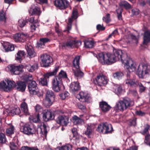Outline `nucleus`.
Masks as SVG:
<instances>
[{"label": "nucleus", "instance_id": "obj_1", "mask_svg": "<svg viewBox=\"0 0 150 150\" xmlns=\"http://www.w3.org/2000/svg\"><path fill=\"white\" fill-rule=\"evenodd\" d=\"M97 58L100 63L108 65L112 64L117 61H121L125 64V67L130 72L136 70V64L126 53L120 50H114L112 53H100Z\"/></svg>", "mask_w": 150, "mask_h": 150}, {"label": "nucleus", "instance_id": "obj_2", "mask_svg": "<svg viewBox=\"0 0 150 150\" xmlns=\"http://www.w3.org/2000/svg\"><path fill=\"white\" fill-rule=\"evenodd\" d=\"M133 104V101L129 98H125L122 100H120L117 102L114 108L116 110L123 111L125 110L128 107L132 106Z\"/></svg>", "mask_w": 150, "mask_h": 150}, {"label": "nucleus", "instance_id": "obj_3", "mask_svg": "<svg viewBox=\"0 0 150 150\" xmlns=\"http://www.w3.org/2000/svg\"><path fill=\"white\" fill-rule=\"evenodd\" d=\"M149 66L145 65H139L138 67L137 74L140 78H145L150 75Z\"/></svg>", "mask_w": 150, "mask_h": 150}, {"label": "nucleus", "instance_id": "obj_4", "mask_svg": "<svg viewBox=\"0 0 150 150\" xmlns=\"http://www.w3.org/2000/svg\"><path fill=\"white\" fill-rule=\"evenodd\" d=\"M15 85L14 81L8 79L5 80L0 82V90L6 92H9Z\"/></svg>", "mask_w": 150, "mask_h": 150}, {"label": "nucleus", "instance_id": "obj_5", "mask_svg": "<svg viewBox=\"0 0 150 150\" xmlns=\"http://www.w3.org/2000/svg\"><path fill=\"white\" fill-rule=\"evenodd\" d=\"M55 95L52 90L47 91L43 101L44 105L48 108L51 106L54 101Z\"/></svg>", "mask_w": 150, "mask_h": 150}, {"label": "nucleus", "instance_id": "obj_6", "mask_svg": "<svg viewBox=\"0 0 150 150\" xmlns=\"http://www.w3.org/2000/svg\"><path fill=\"white\" fill-rule=\"evenodd\" d=\"M127 79L125 81L126 84L130 85L131 86L136 87L138 86L139 88V91L142 93L144 92L146 90V87L140 83L137 82L134 79H130V73L128 74L127 75Z\"/></svg>", "mask_w": 150, "mask_h": 150}, {"label": "nucleus", "instance_id": "obj_7", "mask_svg": "<svg viewBox=\"0 0 150 150\" xmlns=\"http://www.w3.org/2000/svg\"><path fill=\"white\" fill-rule=\"evenodd\" d=\"M59 67H57L55 68L52 71L45 74L44 75V77L41 78L39 82V83L43 86H47V79L50 76L56 74L57 72L59 70Z\"/></svg>", "mask_w": 150, "mask_h": 150}, {"label": "nucleus", "instance_id": "obj_8", "mask_svg": "<svg viewBox=\"0 0 150 150\" xmlns=\"http://www.w3.org/2000/svg\"><path fill=\"white\" fill-rule=\"evenodd\" d=\"M97 130L100 133L103 132L104 130H105V133H108L112 131V127L110 124L106 122L103 123L98 125Z\"/></svg>", "mask_w": 150, "mask_h": 150}, {"label": "nucleus", "instance_id": "obj_9", "mask_svg": "<svg viewBox=\"0 0 150 150\" xmlns=\"http://www.w3.org/2000/svg\"><path fill=\"white\" fill-rule=\"evenodd\" d=\"M95 83L99 86H104L108 83L107 77L103 74H99L97 76L94 80Z\"/></svg>", "mask_w": 150, "mask_h": 150}, {"label": "nucleus", "instance_id": "obj_10", "mask_svg": "<svg viewBox=\"0 0 150 150\" xmlns=\"http://www.w3.org/2000/svg\"><path fill=\"white\" fill-rule=\"evenodd\" d=\"M40 58L43 66L45 67L49 66L52 61V57L47 54H43L41 56Z\"/></svg>", "mask_w": 150, "mask_h": 150}, {"label": "nucleus", "instance_id": "obj_11", "mask_svg": "<svg viewBox=\"0 0 150 150\" xmlns=\"http://www.w3.org/2000/svg\"><path fill=\"white\" fill-rule=\"evenodd\" d=\"M24 66L22 65H11L9 66V68L10 71L15 75H19L23 71Z\"/></svg>", "mask_w": 150, "mask_h": 150}, {"label": "nucleus", "instance_id": "obj_12", "mask_svg": "<svg viewBox=\"0 0 150 150\" xmlns=\"http://www.w3.org/2000/svg\"><path fill=\"white\" fill-rule=\"evenodd\" d=\"M69 117L64 115H59L56 119V122L63 126H67L69 123Z\"/></svg>", "mask_w": 150, "mask_h": 150}, {"label": "nucleus", "instance_id": "obj_13", "mask_svg": "<svg viewBox=\"0 0 150 150\" xmlns=\"http://www.w3.org/2000/svg\"><path fill=\"white\" fill-rule=\"evenodd\" d=\"M59 80L58 79H57V78H54L52 81V89L57 92L60 91L62 84V81Z\"/></svg>", "mask_w": 150, "mask_h": 150}, {"label": "nucleus", "instance_id": "obj_14", "mask_svg": "<svg viewBox=\"0 0 150 150\" xmlns=\"http://www.w3.org/2000/svg\"><path fill=\"white\" fill-rule=\"evenodd\" d=\"M20 131L23 132L24 134L30 135L35 133V129L34 128H31L30 126L28 125H25L22 126L21 129Z\"/></svg>", "mask_w": 150, "mask_h": 150}, {"label": "nucleus", "instance_id": "obj_15", "mask_svg": "<svg viewBox=\"0 0 150 150\" xmlns=\"http://www.w3.org/2000/svg\"><path fill=\"white\" fill-rule=\"evenodd\" d=\"M54 5L62 9H65L69 6V2L67 0H55Z\"/></svg>", "mask_w": 150, "mask_h": 150}, {"label": "nucleus", "instance_id": "obj_16", "mask_svg": "<svg viewBox=\"0 0 150 150\" xmlns=\"http://www.w3.org/2000/svg\"><path fill=\"white\" fill-rule=\"evenodd\" d=\"M43 119L46 122L54 119V116L52 112L47 110H45L43 111Z\"/></svg>", "mask_w": 150, "mask_h": 150}, {"label": "nucleus", "instance_id": "obj_17", "mask_svg": "<svg viewBox=\"0 0 150 150\" xmlns=\"http://www.w3.org/2000/svg\"><path fill=\"white\" fill-rule=\"evenodd\" d=\"M80 43V45L81 44V42H76V41L73 38L67 41L66 43H60V45L62 46L63 47H67L73 48L74 47H76V44Z\"/></svg>", "mask_w": 150, "mask_h": 150}, {"label": "nucleus", "instance_id": "obj_18", "mask_svg": "<svg viewBox=\"0 0 150 150\" xmlns=\"http://www.w3.org/2000/svg\"><path fill=\"white\" fill-rule=\"evenodd\" d=\"M37 134L39 136L43 138L46 137L47 133L46 126L45 124L38 127L37 130Z\"/></svg>", "mask_w": 150, "mask_h": 150}, {"label": "nucleus", "instance_id": "obj_19", "mask_svg": "<svg viewBox=\"0 0 150 150\" xmlns=\"http://www.w3.org/2000/svg\"><path fill=\"white\" fill-rule=\"evenodd\" d=\"M70 91L73 93L77 92L80 89V86L77 82H73L70 85Z\"/></svg>", "mask_w": 150, "mask_h": 150}, {"label": "nucleus", "instance_id": "obj_20", "mask_svg": "<svg viewBox=\"0 0 150 150\" xmlns=\"http://www.w3.org/2000/svg\"><path fill=\"white\" fill-rule=\"evenodd\" d=\"M29 12L31 15H35L39 16L41 13L40 8L35 6L34 5H32L29 10Z\"/></svg>", "mask_w": 150, "mask_h": 150}, {"label": "nucleus", "instance_id": "obj_21", "mask_svg": "<svg viewBox=\"0 0 150 150\" xmlns=\"http://www.w3.org/2000/svg\"><path fill=\"white\" fill-rule=\"evenodd\" d=\"M14 87L18 91L23 92L25 89L26 85L25 82L20 81L17 83V85L15 83Z\"/></svg>", "mask_w": 150, "mask_h": 150}, {"label": "nucleus", "instance_id": "obj_22", "mask_svg": "<svg viewBox=\"0 0 150 150\" xmlns=\"http://www.w3.org/2000/svg\"><path fill=\"white\" fill-rule=\"evenodd\" d=\"M1 44L6 51H12L14 50V46L8 42L3 41Z\"/></svg>", "mask_w": 150, "mask_h": 150}, {"label": "nucleus", "instance_id": "obj_23", "mask_svg": "<svg viewBox=\"0 0 150 150\" xmlns=\"http://www.w3.org/2000/svg\"><path fill=\"white\" fill-rule=\"evenodd\" d=\"M86 130L85 132V134L88 137L90 138L92 134L93 129L95 127V125L93 124H88L86 125Z\"/></svg>", "mask_w": 150, "mask_h": 150}, {"label": "nucleus", "instance_id": "obj_24", "mask_svg": "<svg viewBox=\"0 0 150 150\" xmlns=\"http://www.w3.org/2000/svg\"><path fill=\"white\" fill-rule=\"evenodd\" d=\"M79 100L83 102L87 101L89 98L87 93L83 92H81L77 96Z\"/></svg>", "mask_w": 150, "mask_h": 150}, {"label": "nucleus", "instance_id": "obj_25", "mask_svg": "<svg viewBox=\"0 0 150 150\" xmlns=\"http://www.w3.org/2000/svg\"><path fill=\"white\" fill-rule=\"evenodd\" d=\"M25 48L30 58L34 57L36 55L33 47L31 45H28L25 47Z\"/></svg>", "mask_w": 150, "mask_h": 150}, {"label": "nucleus", "instance_id": "obj_26", "mask_svg": "<svg viewBox=\"0 0 150 150\" xmlns=\"http://www.w3.org/2000/svg\"><path fill=\"white\" fill-rule=\"evenodd\" d=\"M100 107L102 110L104 112L108 111L111 108V107L105 101L100 102Z\"/></svg>", "mask_w": 150, "mask_h": 150}, {"label": "nucleus", "instance_id": "obj_27", "mask_svg": "<svg viewBox=\"0 0 150 150\" xmlns=\"http://www.w3.org/2000/svg\"><path fill=\"white\" fill-rule=\"evenodd\" d=\"M25 54H26L24 51H18L16 56V59L18 62H21Z\"/></svg>", "mask_w": 150, "mask_h": 150}, {"label": "nucleus", "instance_id": "obj_28", "mask_svg": "<svg viewBox=\"0 0 150 150\" xmlns=\"http://www.w3.org/2000/svg\"><path fill=\"white\" fill-rule=\"evenodd\" d=\"M72 121L74 125H81L84 123L83 120L76 115H74L72 117Z\"/></svg>", "mask_w": 150, "mask_h": 150}, {"label": "nucleus", "instance_id": "obj_29", "mask_svg": "<svg viewBox=\"0 0 150 150\" xmlns=\"http://www.w3.org/2000/svg\"><path fill=\"white\" fill-rule=\"evenodd\" d=\"M36 83L35 81H31L29 83L28 88L30 94L38 89L36 88Z\"/></svg>", "mask_w": 150, "mask_h": 150}, {"label": "nucleus", "instance_id": "obj_30", "mask_svg": "<svg viewBox=\"0 0 150 150\" xmlns=\"http://www.w3.org/2000/svg\"><path fill=\"white\" fill-rule=\"evenodd\" d=\"M73 72L74 73L75 76L77 77L78 79L81 78L84 76L83 73L79 69H73Z\"/></svg>", "mask_w": 150, "mask_h": 150}, {"label": "nucleus", "instance_id": "obj_31", "mask_svg": "<svg viewBox=\"0 0 150 150\" xmlns=\"http://www.w3.org/2000/svg\"><path fill=\"white\" fill-rule=\"evenodd\" d=\"M150 41V31H146L144 34V43L145 45L148 43Z\"/></svg>", "mask_w": 150, "mask_h": 150}, {"label": "nucleus", "instance_id": "obj_32", "mask_svg": "<svg viewBox=\"0 0 150 150\" xmlns=\"http://www.w3.org/2000/svg\"><path fill=\"white\" fill-rule=\"evenodd\" d=\"M80 59V57L79 56H76L75 57L73 61V65L74 66L73 68L76 69L79 68V60Z\"/></svg>", "mask_w": 150, "mask_h": 150}, {"label": "nucleus", "instance_id": "obj_33", "mask_svg": "<svg viewBox=\"0 0 150 150\" xmlns=\"http://www.w3.org/2000/svg\"><path fill=\"white\" fill-rule=\"evenodd\" d=\"M17 141V139H15L10 143L9 147L11 150H17L18 146Z\"/></svg>", "mask_w": 150, "mask_h": 150}, {"label": "nucleus", "instance_id": "obj_34", "mask_svg": "<svg viewBox=\"0 0 150 150\" xmlns=\"http://www.w3.org/2000/svg\"><path fill=\"white\" fill-rule=\"evenodd\" d=\"M67 78V76L66 73L64 71L62 70L59 73L58 76L55 77L54 78H57V79H58L59 80H60V81L62 82L63 79Z\"/></svg>", "mask_w": 150, "mask_h": 150}, {"label": "nucleus", "instance_id": "obj_35", "mask_svg": "<svg viewBox=\"0 0 150 150\" xmlns=\"http://www.w3.org/2000/svg\"><path fill=\"white\" fill-rule=\"evenodd\" d=\"M38 67V65L37 64H34L32 66L28 64L25 66L26 69L29 71L33 72Z\"/></svg>", "mask_w": 150, "mask_h": 150}, {"label": "nucleus", "instance_id": "obj_36", "mask_svg": "<svg viewBox=\"0 0 150 150\" xmlns=\"http://www.w3.org/2000/svg\"><path fill=\"white\" fill-rule=\"evenodd\" d=\"M21 108L22 111H23L25 114L26 115L29 114L28 105L25 102H23L21 104Z\"/></svg>", "mask_w": 150, "mask_h": 150}, {"label": "nucleus", "instance_id": "obj_37", "mask_svg": "<svg viewBox=\"0 0 150 150\" xmlns=\"http://www.w3.org/2000/svg\"><path fill=\"white\" fill-rule=\"evenodd\" d=\"M120 6L124 7L126 9L131 8H132L131 5L127 1H122L119 3Z\"/></svg>", "mask_w": 150, "mask_h": 150}, {"label": "nucleus", "instance_id": "obj_38", "mask_svg": "<svg viewBox=\"0 0 150 150\" xmlns=\"http://www.w3.org/2000/svg\"><path fill=\"white\" fill-rule=\"evenodd\" d=\"M50 41V39L47 38H41L40 39V43L38 44V46L41 48L43 47L44 46L45 43Z\"/></svg>", "mask_w": 150, "mask_h": 150}, {"label": "nucleus", "instance_id": "obj_39", "mask_svg": "<svg viewBox=\"0 0 150 150\" xmlns=\"http://www.w3.org/2000/svg\"><path fill=\"white\" fill-rule=\"evenodd\" d=\"M39 26L38 20L37 19L35 21V23H33L30 25V29L32 32H34L36 30H38V29Z\"/></svg>", "mask_w": 150, "mask_h": 150}, {"label": "nucleus", "instance_id": "obj_40", "mask_svg": "<svg viewBox=\"0 0 150 150\" xmlns=\"http://www.w3.org/2000/svg\"><path fill=\"white\" fill-rule=\"evenodd\" d=\"M6 18L3 11H0V24H4L6 22Z\"/></svg>", "mask_w": 150, "mask_h": 150}, {"label": "nucleus", "instance_id": "obj_41", "mask_svg": "<svg viewBox=\"0 0 150 150\" xmlns=\"http://www.w3.org/2000/svg\"><path fill=\"white\" fill-rule=\"evenodd\" d=\"M14 127L11 125H9L6 130V133L8 135H10L14 133Z\"/></svg>", "mask_w": 150, "mask_h": 150}, {"label": "nucleus", "instance_id": "obj_42", "mask_svg": "<svg viewBox=\"0 0 150 150\" xmlns=\"http://www.w3.org/2000/svg\"><path fill=\"white\" fill-rule=\"evenodd\" d=\"M85 47L87 48H91L94 45V42L92 40H85L84 41Z\"/></svg>", "mask_w": 150, "mask_h": 150}, {"label": "nucleus", "instance_id": "obj_43", "mask_svg": "<svg viewBox=\"0 0 150 150\" xmlns=\"http://www.w3.org/2000/svg\"><path fill=\"white\" fill-rule=\"evenodd\" d=\"M123 76L124 74L121 72H117L113 74L114 77L117 79H121Z\"/></svg>", "mask_w": 150, "mask_h": 150}, {"label": "nucleus", "instance_id": "obj_44", "mask_svg": "<svg viewBox=\"0 0 150 150\" xmlns=\"http://www.w3.org/2000/svg\"><path fill=\"white\" fill-rule=\"evenodd\" d=\"M30 118L35 123L38 122L40 121L39 114L38 113L36 115L31 116Z\"/></svg>", "mask_w": 150, "mask_h": 150}, {"label": "nucleus", "instance_id": "obj_45", "mask_svg": "<svg viewBox=\"0 0 150 150\" xmlns=\"http://www.w3.org/2000/svg\"><path fill=\"white\" fill-rule=\"evenodd\" d=\"M6 139L5 134L3 133H0V144H4L6 141Z\"/></svg>", "mask_w": 150, "mask_h": 150}, {"label": "nucleus", "instance_id": "obj_46", "mask_svg": "<svg viewBox=\"0 0 150 150\" xmlns=\"http://www.w3.org/2000/svg\"><path fill=\"white\" fill-rule=\"evenodd\" d=\"M71 16V18H69L68 20V22L67 23V30L69 32V31L71 29V24L73 21V19Z\"/></svg>", "mask_w": 150, "mask_h": 150}, {"label": "nucleus", "instance_id": "obj_47", "mask_svg": "<svg viewBox=\"0 0 150 150\" xmlns=\"http://www.w3.org/2000/svg\"><path fill=\"white\" fill-rule=\"evenodd\" d=\"M72 146L70 144H67L59 148V150H71Z\"/></svg>", "mask_w": 150, "mask_h": 150}, {"label": "nucleus", "instance_id": "obj_48", "mask_svg": "<svg viewBox=\"0 0 150 150\" xmlns=\"http://www.w3.org/2000/svg\"><path fill=\"white\" fill-rule=\"evenodd\" d=\"M21 112V110L18 107L15 108L11 110V115H19Z\"/></svg>", "mask_w": 150, "mask_h": 150}, {"label": "nucleus", "instance_id": "obj_49", "mask_svg": "<svg viewBox=\"0 0 150 150\" xmlns=\"http://www.w3.org/2000/svg\"><path fill=\"white\" fill-rule=\"evenodd\" d=\"M27 21L26 20L21 19L18 21V25L21 28H23L25 25Z\"/></svg>", "mask_w": 150, "mask_h": 150}, {"label": "nucleus", "instance_id": "obj_50", "mask_svg": "<svg viewBox=\"0 0 150 150\" xmlns=\"http://www.w3.org/2000/svg\"><path fill=\"white\" fill-rule=\"evenodd\" d=\"M115 91L117 94H120L122 90L121 86L120 85H116L115 86Z\"/></svg>", "mask_w": 150, "mask_h": 150}, {"label": "nucleus", "instance_id": "obj_51", "mask_svg": "<svg viewBox=\"0 0 150 150\" xmlns=\"http://www.w3.org/2000/svg\"><path fill=\"white\" fill-rule=\"evenodd\" d=\"M19 150H38V149L36 147H29L27 146H23Z\"/></svg>", "mask_w": 150, "mask_h": 150}, {"label": "nucleus", "instance_id": "obj_52", "mask_svg": "<svg viewBox=\"0 0 150 150\" xmlns=\"http://www.w3.org/2000/svg\"><path fill=\"white\" fill-rule=\"evenodd\" d=\"M126 38H131L135 41L137 42L138 41L137 40L135 36L133 35L129 32L128 34V36H126Z\"/></svg>", "mask_w": 150, "mask_h": 150}, {"label": "nucleus", "instance_id": "obj_53", "mask_svg": "<svg viewBox=\"0 0 150 150\" xmlns=\"http://www.w3.org/2000/svg\"><path fill=\"white\" fill-rule=\"evenodd\" d=\"M28 37V36L27 34H25L23 33H22L20 34V39H21V42H24L26 38Z\"/></svg>", "mask_w": 150, "mask_h": 150}, {"label": "nucleus", "instance_id": "obj_54", "mask_svg": "<svg viewBox=\"0 0 150 150\" xmlns=\"http://www.w3.org/2000/svg\"><path fill=\"white\" fill-rule=\"evenodd\" d=\"M30 94L33 95H37L39 98L42 97L43 96V94L40 92L38 89L35 90Z\"/></svg>", "mask_w": 150, "mask_h": 150}, {"label": "nucleus", "instance_id": "obj_55", "mask_svg": "<svg viewBox=\"0 0 150 150\" xmlns=\"http://www.w3.org/2000/svg\"><path fill=\"white\" fill-rule=\"evenodd\" d=\"M103 21L106 23H108L110 21V14L109 13L107 14L105 16L103 17Z\"/></svg>", "mask_w": 150, "mask_h": 150}, {"label": "nucleus", "instance_id": "obj_56", "mask_svg": "<svg viewBox=\"0 0 150 150\" xmlns=\"http://www.w3.org/2000/svg\"><path fill=\"white\" fill-rule=\"evenodd\" d=\"M3 114L4 115L5 117H6L8 115H11V110H9L8 109H6L4 110L3 112Z\"/></svg>", "mask_w": 150, "mask_h": 150}, {"label": "nucleus", "instance_id": "obj_57", "mask_svg": "<svg viewBox=\"0 0 150 150\" xmlns=\"http://www.w3.org/2000/svg\"><path fill=\"white\" fill-rule=\"evenodd\" d=\"M20 34L21 33H18L16 34L14 36V38L15 41L16 42H21V39H20Z\"/></svg>", "mask_w": 150, "mask_h": 150}, {"label": "nucleus", "instance_id": "obj_58", "mask_svg": "<svg viewBox=\"0 0 150 150\" xmlns=\"http://www.w3.org/2000/svg\"><path fill=\"white\" fill-rule=\"evenodd\" d=\"M77 10L76 9H74L73 10L72 13V17L74 19H76L77 17Z\"/></svg>", "mask_w": 150, "mask_h": 150}, {"label": "nucleus", "instance_id": "obj_59", "mask_svg": "<svg viewBox=\"0 0 150 150\" xmlns=\"http://www.w3.org/2000/svg\"><path fill=\"white\" fill-rule=\"evenodd\" d=\"M35 109L36 112H39L42 110V107L38 104H37L35 107Z\"/></svg>", "mask_w": 150, "mask_h": 150}, {"label": "nucleus", "instance_id": "obj_60", "mask_svg": "<svg viewBox=\"0 0 150 150\" xmlns=\"http://www.w3.org/2000/svg\"><path fill=\"white\" fill-rule=\"evenodd\" d=\"M69 93L67 92H66L63 94H61L60 95V97L62 100L64 99L66 97L68 96Z\"/></svg>", "mask_w": 150, "mask_h": 150}, {"label": "nucleus", "instance_id": "obj_61", "mask_svg": "<svg viewBox=\"0 0 150 150\" xmlns=\"http://www.w3.org/2000/svg\"><path fill=\"white\" fill-rule=\"evenodd\" d=\"M117 17L118 19L119 20H122V10H118L117 11Z\"/></svg>", "mask_w": 150, "mask_h": 150}, {"label": "nucleus", "instance_id": "obj_62", "mask_svg": "<svg viewBox=\"0 0 150 150\" xmlns=\"http://www.w3.org/2000/svg\"><path fill=\"white\" fill-rule=\"evenodd\" d=\"M136 114L139 116H144L145 115V113L141 110H138L136 111Z\"/></svg>", "mask_w": 150, "mask_h": 150}, {"label": "nucleus", "instance_id": "obj_63", "mask_svg": "<svg viewBox=\"0 0 150 150\" xmlns=\"http://www.w3.org/2000/svg\"><path fill=\"white\" fill-rule=\"evenodd\" d=\"M136 119L134 118L129 121V125L130 126H135L136 124Z\"/></svg>", "mask_w": 150, "mask_h": 150}, {"label": "nucleus", "instance_id": "obj_64", "mask_svg": "<svg viewBox=\"0 0 150 150\" xmlns=\"http://www.w3.org/2000/svg\"><path fill=\"white\" fill-rule=\"evenodd\" d=\"M132 13L134 15H138L139 13V10L137 8H134L132 10Z\"/></svg>", "mask_w": 150, "mask_h": 150}]
</instances>
